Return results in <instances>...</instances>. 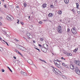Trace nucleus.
Masks as SVG:
<instances>
[{
  "label": "nucleus",
  "mask_w": 80,
  "mask_h": 80,
  "mask_svg": "<svg viewBox=\"0 0 80 80\" xmlns=\"http://www.w3.org/2000/svg\"><path fill=\"white\" fill-rule=\"evenodd\" d=\"M52 71L54 72V73H56V75H61L62 72H60V70H58V69H57L56 68H54L53 66H52Z\"/></svg>",
  "instance_id": "obj_1"
},
{
  "label": "nucleus",
  "mask_w": 80,
  "mask_h": 80,
  "mask_svg": "<svg viewBox=\"0 0 80 80\" xmlns=\"http://www.w3.org/2000/svg\"><path fill=\"white\" fill-rule=\"evenodd\" d=\"M58 31L60 33H61L62 32V28L60 26H58L57 28Z\"/></svg>",
  "instance_id": "obj_2"
},
{
  "label": "nucleus",
  "mask_w": 80,
  "mask_h": 80,
  "mask_svg": "<svg viewBox=\"0 0 80 80\" xmlns=\"http://www.w3.org/2000/svg\"><path fill=\"white\" fill-rule=\"evenodd\" d=\"M72 32L73 34L76 35L77 33V30L74 28H73L72 29Z\"/></svg>",
  "instance_id": "obj_3"
},
{
  "label": "nucleus",
  "mask_w": 80,
  "mask_h": 80,
  "mask_svg": "<svg viewBox=\"0 0 80 80\" xmlns=\"http://www.w3.org/2000/svg\"><path fill=\"white\" fill-rule=\"evenodd\" d=\"M75 72L76 73H77V74L79 75H80V71L78 68H75Z\"/></svg>",
  "instance_id": "obj_4"
},
{
  "label": "nucleus",
  "mask_w": 80,
  "mask_h": 80,
  "mask_svg": "<svg viewBox=\"0 0 80 80\" xmlns=\"http://www.w3.org/2000/svg\"><path fill=\"white\" fill-rule=\"evenodd\" d=\"M27 36L30 38H33V36L31 34H30L29 33H28L27 34Z\"/></svg>",
  "instance_id": "obj_5"
},
{
  "label": "nucleus",
  "mask_w": 80,
  "mask_h": 80,
  "mask_svg": "<svg viewBox=\"0 0 80 80\" xmlns=\"http://www.w3.org/2000/svg\"><path fill=\"white\" fill-rule=\"evenodd\" d=\"M42 50L43 52H44V53H47V48H42Z\"/></svg>",
  "instance_id": "obj_6"
},
{
  "label": "nucleus",
  "mask_w": 80,
  "mask_h": 80,
  "mask_svg": "<svg viewBox=\"0 0 80 80\" xmlns=\"http://www.w3.org/2000/svg\"><path fill=\"white\" fill-rule=\"evenodd\" d=\"M28 62L30 65H33V61L31 59H29L28 60Z\"/></svg>",
  "instance_id": "obj_7"
},
{
  "label": "nucleus",
  "mask_w": 80,
  "mask_h": 80,
  "mask_svg": "<svg viewBox=\"0 0 80 80\" xmlns=\"http://www.w3.org/2000/svg\"><path fill=\"white\" fill-rule=\"evenodd\" d=\"M21 73L24 76V77H27V73L23 72V71H21Z\"/></svg>",
  "instance_id": "obj_8"
},
{
  "label": "nucleus",
  "mask_w": 80,
  "mask_h": 80,
  "mask_svg": "<svg viewBox=\"0 0 80 80\" xmlns=\"http://www.w3.org/2000/svg\"><path fill=\"white\" fill-rule=\"evenodd\" d=\"M42 8H45L47 7V4L46 3H45L42 5Z\"/></svg>",
  "instance_id": "obj_9"
},
{
  "label": "nucleus",
  "mask_w": 80,
  "mask_h": 80,
  "mask_svg": "<svg viewBox=\"0 0 80 80\" xmlns=\"http://www.w3.org/2000/svg\"><path fill=\"white\" fill-rule=\"evenodd\" d=\"M6 18L7 19V20H9V21H10L12 19H11V17L10 16H8L6 17Z\"/></svg>",
  "instance_id": "obj_10"
},
{
  "label": "nucleus",
  "mask_w": 80,
  "mask_h": 80,
  "mask_svg": "<svg viewBox=\"0 0 80 80\" xmlns=\"http://www.w3.org/2000/svg\"><path fill=\"white\" fill-rule=\"evenodd\" d=\"M16 47L17 48H18V49H19V50H20L22 46H21V45H20L19 44H18V45H16Z\"/></svg>",
  "instance_id": "obj_11"
},
{
  "label": "nucleus",
  "mask_w": 80,
  "mask_h": 80,
  "mask_svg": "<svg viewBox=\"0 0 80 80\" xmlns=\"http://www.w3.org/2000/svg\"><path fill=\"white\" fill-rule=\"evenodd\" d=\"M15 52H16L18 53H19V54L20 55H21V56H22V55H22V53H21L20 52H19V51H18V50H17V49H15Z\"/></svg>",
  "instance_id": "obj_12"
},
{
  "label": "nucleus",
  "mask_w": 80,
  "mask_h": 80,
  "mask_svg": "<svg viewBox=\"0 0 80 80\" xmlns=\"http://www.w3.org/2000/svg\"><path fill=\"white\" fill-rule=\"evenodd\" d=\"M53 15V14L52 13H49L48 14V16L49 17H52Z\"/></svg>",
  "instance_id": "obj_13"
},
{
  "label": "nucleus",
  "mask_w": 80,
  "mask_h": 80,
  "mask_svg": "<svg viewBox=\"0 0 80 80\" xmlns=\"http://www.w3.org/2000/svg\"><path fill=\"white\" fill-rule=\"evenodd\" d=\"M70 67L71 69H72V70L74 69V66L73 65H71L70 66Z\"/></svg>",
  "instance_id": "obj_14"
},
{
  "label": "nucleus",
  "mask_w": 80,
  "mask_h": 80,
  "mask_svg": "<svg viewBox=\"0 0 80 80\" xmlns=\"http://www.w3.org/2000/svg\"><path fill=\"white\" fill-rule=\"evenodd\" d=\"M43 47L44 48H47V47H48V45L47 44H43Z\"/></svg>",
  "instance_id": "obj_15"
},
{
  "label": "nucleus",
  "mask_w": 80,
  "mask_h": 80,
  "mask_svg": "<svg viewBox=\"0 0 80 80\" xmlns=\"http://www.w3.org/2000/svg\"><path fill=\"white\" fill-rule=\"evenodd\" d=\"M78 61H76V60H74V62L76 64V65H78Z\"/></svg>",
  "instance_id": "obj_16"
},
{
  "label": "nucleus",
  "mask_w": 80,
  "mask_h": 80,
  "mask_svg": "<svg viewBox=\"0 0 80 80\" xmlns=\"http://www.w3.org/2000/svg\"><path fill=\"white\" fill-rule=\"evenodd\" d=\"M64 1L66 4H67L68 2H69V1L68 0H64Z\"/></svg>",
  "instance_id": "obj_17"
},
{
  "label": "nucleus",
  "mask_w": 80,
  "mask_h": 80,
  "mask_svg": "<svg viewBox=\"0 0 80 80\" xmlns=\"http://www.w3.org/2000/svg\"><path fill=\"white\" fill-rule=\"evenodd\" d=\"M62 11H59L58 12V15H61V14H62Z\"/></svg>",
  "instance_id": "obj_18"
},
{
  "label": "nucleus",
  "mask_w": 80,
  "mask_h": 80,
  "mask_svg": "<svg viewBox=\"0 0 80 80\" xmlns=\"http://www.w3.org/2000/svg\"><path fill=\"white\" fill-rule=\"evenodd\" d=\"M25 49V48H24V47H22V46H21L20 49V50H22V51H24V50Z\"/></svg>",
  "instance_id": "obj_19"
},
{
  "label": "nucleus",
  "mask_w": 80,
  "mask_h": 80,
  "mask_svg": "<svg viewBox=\"0 0 80 80\" xmlns=\"http://www.w3.org/2000/svg\"><path fill=\"white\" fill-rule=\"evenodd\" d=\"M40 60V61H42V62H44V63H47V62H46L45 60H42L40 59H39Z\"/></svg>",
  "instance_id": "obj_20"
},
{
  "label": "nucleus",
  "mask_w": 80,
  "mask_h": 80,
  "mask_svg": "<svg viewBox=\"0 0 80 80\" xmlns=\"http://www.w3.org/2000/svg\"><path fill=\"white\" fill-rule=\"evenodd\" d=\"M76 4L77 5V8H78V7L79 6V4H78V3H76Z\"/></svg>",
  "instance_id": "obj_21"
},
{
  "label": "nucleus",
  "mask_w": 80,
  "mask_h": 80,
  "mask_svg": "<svg viewBox=\"0 0 80 80\" xmlns=\"http://www.w3.org/2000/svg\"><path fill=\"white\" fill-rule=\"evenodd\" d=\"M77 50H78V48H76L75 50L73 51V52H77Z\"/></svg>",
  "instance_id": "obj_22"
},
{
  "label": "nucleus",
  "mask_w": 80,
  "mask_h": 80,
  "mask_svg": "<svg viewBox=\"0 0 80 80\" xmlns=\"http://www.w3.org/2000/svg\"><path fill=\"white\" fill-rule=\"evenodd\" d=\"M0 51L1 52H3V48H2L0 47Z\"/></svg>",
  "instance_id": "obj_23"
},
{
  "label": "nucleus",
  "mask_w": 80,
  "mask_h": 80,
  "mask_svg": "<svg viewBox=\"0 0 80 80\" xmlns=\"http://www.w3.org/2000/svg\"><path fill=\"white\" fill-rule=\"evenodd\" d=\"M68 56H72V53H67Z\"/></svg>",
  "instance_id": "obj_24"
},
{
  "label": "nucleus",
  "mask_w": 80,
  "mask_h": 80,
  "mask_svg": "<svg viewBox=\"0 0 80 80\" xmlns=\"http://www.w3.org/2000/svg\"><path fill=\"white\" fill-rule=\"evenodd\" d=\"M62 77L63 78H66V76H65L63 75L62 76Z\"/></svg>",
  "instance_id": "obj_25"
},
{
  "label": "nucleus",
  "mask_w": 80,
  "mask_h": 80,
  "mask_svg": "<svg viewBox=\"0 0 80 80\" xmlns=\"http://www.w3.org/2000/svg\"><path fill=\"white\" fill-rule=\"evenodd\" d=\"M8 69H9L10 71L11 72H12V70H11V69L10 68H9V67H8Z\"/></svg>",
  "instance_id": "obj_26"
},
{
  "label": "nucleus",
  "mask_w": 80,
  "mask_h": 80,
  "mask_svg": "<svg viewBox=\"0 0 80 80\" xmlns=\"http://www.w3.org/2000/svg\"><path fill=\"white\" fill-rule=\"evenodd\" d=\"M40 40H41V41H42H42H43V38H40Z\"/></svg>",
  "instance_id": "obj_27"
},
{
  "label": "nucleus",
  "mask_w": 80,
  "mask_h": 80,
  "mask_svg": "<svg viewBox=\"0 0 80 80\" xmlns=\"http://www.w3.org/2000/svg\"><path fill=\"white\" fill-rule=\"evenodd\" d=\"M28 72L29 74H31L32 73V71H28Z\"/></svg>",
  "instance_id": "obj_28"
},
{
  "label": "nucleus",
  "mask_w": 80,
  "mask_h": 80,
  "mask_svg": "<svg viewBox=\"0 0 80 80\" xmlns=\"http://www.w3.org/2000/svg\"><path fill=\"white\" fill-rule=\"evenodd\" d=\"M56 66L58 67V68H60V65H56Z\"/></svg>",
  "instance_id": "obj_29"
},
{
  "label": "nucleus",
  "mask_w": 80,
  "mask_h": 80,
  "mask_svg": "<svg viewBox=\"0 0 80 80\" xmlns=\"http://www.w3.org/2000/svg\"><path fill=\"white\" fill-rule=\"evenodd\" d=\"M24 7H26L27 6V4L25 3H23Z\"/></svg>",
  "instance_id": "obj_30"
},
{
  "label": "nucleus",
  "mask_w": 80,
  "mask_h": 80,
  "mask_svg": "<svg viewBox=\"0 0 80 80\" xmlns=\"http://www.w3.org/2000/svg\"><path fill=\"white\" fill-rule=\"evenodd\" d=\"M78 65L79 66H80V61L79 60H78Z\"/></svg>",
  "instance_id": "obj_31"
},
{
  "label": "nucleus",
  "mask_w": 80,
  "mask_h": 80,
  "mask_svg": "<svg viewBox=\"0 0 80 80\" xmlns=\"http://www.w3.org/2000/svg\"><path fill=\"white\" fill-rule=\"evenodd\" d=\"M14 40L15 41H16V42H19V41L18 40L17 38H15L14 39Z\"/></svg>",
  "instance_id": "obj_32"
},
{
  "label": "nucleus",
  "mask_w": 80,
  "mask_h": 80,
  "mask_svg": "<svg viewBox=\"0 0 80 80\" xmlns=\"http://www.w3.org/2000/svg\"><path fill=\"white\" fill-rule=\"evenodd\" d=\"M50 7L51 8H53V7H54L53 5H50Z\"/></svg>",
  "instance_id": "obj_33"
},
{
  "label": "nucleus",
  "mask_w": 80,
  "mask_h": 80,
  "mask_svg": "<svg viewBox=\"0 0 80 80\" xmlns=\"http://www.w3.org/2000/svg\"><path fill=\"white\" fill-rule=\"evenodd\" d=\"M62 65L63 66H64V67H65V65H66L65 64V63H62Z\"/></svg>",
  "instance_id": "obj_34"
},
{
  "label": "nucleus",
  "mask_w": 80,
  "mask_h": 80,
  "mask_svg": "<svg viewBox=\"0 0 80 80\" xmlns=\"http://www.w3.org/2000/svg\"><path fill=\"white\" fill-rule=\"evenodd\" d=\"M55 62H56V61H57L58 62H60V61H59V60L58 59H57L56 60H55Z\"/></svg>",
  "instance_id": "obj_35"
},
{
  "label": "nucleus",
  "mask_w": 80,
  "mask_h": 80,
  "mask_svg": "<svg viewBox=\"0 0 80 80\" xmlns=\"http://www.w3.org/2000/svg\"><path fill=\"white\" fill-rule=\"evenodd\" d=\"M36 50H38V51L39 52H40V49H39L37 48H36Z\"/></svg>",
  "instance_id": "obj_36"
},
{
  "label": "nucleus",
  "mask_w": 80,
  "mask_h": 80,
  "mask_svg": "<svg viewBox=\"0 0 80 80\" xmlns=\"http://www.w3.org/2000/svg\"><path fill=\"white\" fill-rule=\"evenodd\" d=\"M69 31H70V29L68 28L67 29V32H69Z\"/></svg>",
  "instance_id": "obj_37"
},
{
  "label": "nucleus",
  "mask_w": 80,
  "mask_h": 80,
  "mask_svg": "<svg viewBox=\"0 0 80 80\" xmlns=\"http://www.w3.org/2000/svg\"><path fill=\"white\" fill-rule=\"evenodd\" d=\"M64 67H66V68H68V66H67V65H65Z\"/></svg>",
  "instance_id": "obj_38"
},
{
  "label": "nucleus",
  "mask_w": 80,
  "mask_h": 80,
  "mask_svg": "<svg viewBox=\"0 0 80 80\" xmlns=\"http://www.w3.org/2000/svg\"><path fill=\"white\" fill-rule=\"evenodd\" d=\"M2 72H5V70H4V69H2Z\"/></svg>",
  "instance_id": "obj_39"
},
{
  "label": "nucleus",
  "mask_w": 80,
  "mask_h": 80,
  "mask_svg": "<svg viewBox=\"0 0 80 80\" xmlns=\"http://www.w3.org/2000/svg\"><path fill=\"white\" fill-rule=\"evenodd\" d=\"M21 24L22 25H23L24 24V23H23V22H21Z\"/></svg>",
  "instance_id": "obj_40"
},
{
  "label": "nucleus",
  "mask_w": 80,
  "mask_h": 80,
  "mask_svg": "<svg viewBox=\"0 0 80 80\" xmlns=\"http://www.w3.org/2000/svg\"><path fill=\"white\" fill-rule=\"evenodd\" d=\"M23 38L25 40H26V41H28V40H27V38H26L25 37H24Z\"/></svg>",
  "instance_id": "obj_41"
},
{
  "label": "nucleus",
  "mask_w": 80,
  "mask_h": 80,
  "mask_svg": "<svg viewBox=\"0 0 80 80\" xmlns=\"http://www.w3.org/2000/svg\"><path fill=\"white\" fill-rule=\"evenodd\" d=\"M5 43H6L7 45H8V46H9V45H8V43H7V42H5Z\"/></svg>",
  "instance_id": "obj_42"
},
{
  "label": "nucleus",
  "mask_w": 80,
  "mask_h": 80,
  "mask_svg": "<svg viewBox=\"0 0 80 80\" xmlns=\"http://www.w3.org/2000/svg\"><path fill=\"white\" fill-rule=\"evenodd\" d=\"M60 62H57V65H60Z\"/></svg>",
  "instance_id": "obj_43"
},
{
  "label": "nucleus",
  "mask_w": 80,
  "mask_h": 80,
  "mask_svg": "<svg viewBox=\"0 0 80 80\" xmlns=\"http://www.w3.org/2000/svg\"><path fill=\"white\" fill-rule=\"evenodd\" d=\"M39 23H40V24H42V21H40L39 22Z\"/></svg>",
  "instance_id": "obj_44"
},
{
  "label": "nucleus",
  "mask_w": 80,
  "mask_h": 80,
  "mask_svg": "<svg viewBox=\"0 0 80 80\" xmlns=\"http://www.w3.org/2000/svg\"><path fill=\"white\" fill-rule=\"evenodd\" d=\"M54 64H55V65H57V62H54Z\"/></svg>",
  "instance_id": "obj_45"
},
{
  "label": "nucleus",
  "mask_w": 80,
  "mask_h": 80,
  "mask_svg": "<svg viewBox=\"0 0 80 80\" xmlns=\"http://www.w3.org/2000/svg\"><path fill=\"white\" fill-rule=\"evenodd\" d=\"M16 7H17V8H19V7L18 6L16 5Z\"/></svg>",
  "instance_id": "obj_46"
},
{
  "label": "nucleus",
  "mask_w": 80,
  "mask_h": 80,
  "mask_svg": "<svg viewBox=\"0 0 80 80\" xmlns=\"http://www.w3.org/2000/svg\"><path fill=\"white\" fill-rule=\"evenodd\" d=\"M61 59H63L64 60H65V59L63 57L61 58Z\"/></svg>",
  "instance_id": "obj_47"
},
{
  "label": "nucleus",
  "mask_w": 80,
  "mask_h": 80,
  "mask_svg": "<svg viewBox=\"0 0 80 80\" xmlns=\"http://www.w3.org/2000/svg\"><path fill=\"white\" fill-rule=\"evenodd\" d=\"M4 7L5 8H7V5L6 4L4 5Z\"/></svg>",
  "instance_id": "obj_48"
},
{
  "label": "nucleus",
  "mask_w": 80,
  "mask_h": 80,
  "mask_svg": "<svg viewBox=\"0 0 80 80\" xmlns=\"http://www.w3.org/2000/svg\"><path fill=\"white\" fill-rule=\"evenodd\" d=\"M0 40H1V41H2V38L0 37Z\"/></svg>",
  "instance_id": "obj_49"
},
{
  "label": "nucleus",
  "mask_w": 80,
  "mask_h": 80,
  "mask_svg": "<svg viewBox=\"0 0 80 80\" xmlns=\"http://www.w3.org/2000/svg\"><path fill=\"white\" fill-rule=\"evenodd\" d=\"M17 20L18 22H17V23H19V20L18 19Z\"/></svg>",
  "instance_id": "obj_50"
},
{
  "label": "nucleus",
  "mask_w": 80,
  "mask_h": 80,
  "mask_svg": "<svg viewBox=\"0 0 80 80\" xmlns=\"http://www.w3.org/2000/svg\"><path fill=\"white\" fill-rule=\"evenodd\" d=\"M71 11H72V12H75V11L73 10V9H72V10H71Z\"/></svg>",
  "instance_id": "obj_51"
},
{
  "label": "nucleus",
  "mask_w": 80,
  "mask_h": 80,
  "mask_svg": "<svg viewBox=\"0 0 80 80\" xmlns=\"http://www.w3.org/2000/svg\"><path fill=\"white\" fill-rule=\"evenodd\" d=\"M13 58H14V59H16V57H15V56H14Z\"/></svg>",
  "instance_id": "obj_52"
},
{
  "label": "nucleus",
  "mask_w": 80,
  "mask_h": 80,
  "mask_svg": "<svg viewBox=\"0 0 80 80\" xmlns=\"http://www.w3.org/2000/svg\"><path fill=\"white\" fill-rule=\"evenodd\" d=\"M2 18H3L2 17H0V19H2Z\"/></svg>",
  "instance_id": "obj_53"
},
{
  "label": "nucleus",
  "mask_w": 80,
  "mask_h": 80,
  "mask_svg": "<svg viewBox=\"0 0 80 80\" xmlns=\"http://www.w3.org/2000/svg\"><path fill=\"white\" fill-rule=\"evenodd\" d=\"M38 45L39 47H42V45H41L40 44H39Z\"/></svg>",
  "instance_id": "obj_54"
},
{
  "label": "nucleus",
  "mask_w": 80,
  "mask_h": 80,
  "mask_svg": "<svg viewBox=\"0 0 80 80\" xmlns=\"http://www.w3.org/2000/svg\"><path fill=\"white\" fill-rule=\"evenodd\" d=\"M28 18L29 19L30 18V16H29Z\"/></svg>",
  "instance_id": "obj_55"
},
{
  "label": "nucleus",
  "mask_w": 80,
  "mask_h": 80,
  "mask_svg": "<svg viewBox=\"0 0 80 80\" xmlns=\"http://www.w3.org/2000/svg\"><path fill=\"white\" fill-rule=\"evenodd\" d=\"M1 1H2V2H4V0H1Z\"/></svg>",
  "instance_id": "obj_56"
},
{
  "label": "nucleus",
  "mask_w": 80,
  "mask_h": 80,
  "mask_svg": "<svg viewBox=\"0 0 80 80\" xmlns=\"http://www.w3.org/2000/svg\"><path fill=\"white\" fill-rule=\"evenodd\" d=\"M2 3V2L0 1V5H1V3Z\"/></svg>",
  "instance_id": "obj_57"
},
{
  "label": "nucleus",
  "mask_w": 80,
  "mask_h": 80,
  "mask_svg": "<svg viewBox=\"0 0 80 80\" xmlns=\"http://www.w3.org/2000/svg\"><path fill=\"white\" fill-rule=\"evenodd\" d=\"M0 25H2V23L1 22H0Z\"/></svg>",
  "instance_id": "obj_58"
},
{
  "label": "nucleus",
  "mask_w": 80,
  "mask_h": 80,
  "mask_svg": "<svg viewBox=\"0 0 80 80\" xmlns=\"http://www.w3.org/2000/svg\"><path fill=\"white\" fill-rule=\"evenodd\" d=\"M33 42L34 43H35V41H33Z\"/></svg>",
  "instance_id": "obj_59"
},
{
  "label": "nucleus",
  "mask_w": 80,
  "mask_h": 80,
  "mask_svg": "<svg viewBox=\"0 0 80 80\" xmlns=\"http://www.w3.org/2000/svg\"><path fill=\"white\" fill-rule=\"evenodd\" d=\"M2 41H3V42H6L5 41H4V40H2Z\"/></svg>",
  "instance_id": "obj_60"
},
{
  "label": "nucleus",
  "mask_w": 80,
  "mask_h": 80,
  "mask_svg": "<svg viewBox=\"0 0 80 80\" xmlns=\"http://www.w3.org/2000/svg\"><path fill=\"white\" fill-rule=\"evenodd\" d=\"M35 67H36V68H37V67L35 66Z\"/></svg>",
  "instance_id": "obj_61"
},
{
  "label": "nucleus",
  "mask_w": 80,
  "mask_h": 80,
  "mask_svg": "<svg viewBox=\"0 0 80 80\" xmlns=\"http://www.w3.org/2000/svg\"><path fill=\"white\" fill-rule=\"evenodd\" d=\"M7 37H9V35H8Z\"/></svg>",
  "instance_id": "obj_62"
}]
</instances>
